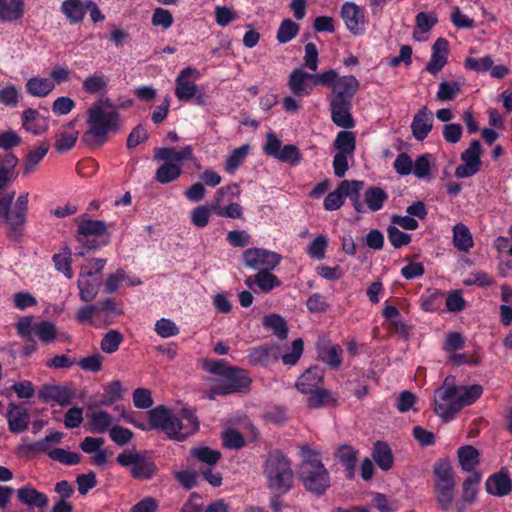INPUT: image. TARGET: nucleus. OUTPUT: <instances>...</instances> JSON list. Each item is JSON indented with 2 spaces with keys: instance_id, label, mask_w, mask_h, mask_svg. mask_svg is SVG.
<instances>
[{
  "instance_id": "22",
  "label": "nucleus",
  "mask_w": 512,
  "mask_h": 512,
  "mask_svg": "<svg viewBox=\"0 0 512 512\" xmlns=\"http://www.w3.org/2000/svg\"><path fill=\"white\" fill-rule=\"evenodd\" d=\"M22 126L32 134H41L48 129V119L38 110L28 108L22 113Z\"/></svg>"
},
{
  "instance_id": "21",
  "label": "nucleus",
  "mask_w": 512,
  "mask_h": 512,
  "mask_svg": "<svg viewBox=\"0 0 512 512\" xmlns=\"http://www.w3.org/2000/svg\"><path fill=\"white\" fill-rule=\"evenodd\" d=\"M330 108L332 120L337 126L345 129L354 126V120L350 113L351 102L349 100L331 99Z\"/></svg>"
},
{
  "instance_id": "58",
  "label": "nucleus",
  "mask_w": 512,
  "mask_h": 512,
  "mask_svg": "<svg viewBox=\"0 0 512 512\" xmlns=\"http://www.w3.org/2000/svg\"><path fill=\"white\" fill-rule=\"evenodd\" d=\"M34 335L43 343H52L56 339L57 329L52 322L42 321L37 323Z\"/></svg>"
},
{
  "instance_id": "9",
  "label": "nucleus",
  "mask_w": 512,
  "mask_h": 512,
  "mask_svg": "<svg viewBox=\"0 0 512 512\" xmlns=\"http://www.w3.org/2000/svg\"><path fill=\"white\" fill-rule=\"evenodd\" d=\"M282 260V256L274 251L262 248H249L243 252L246 266L256 270H273Z\"/></svg>"
},
{
  "instance_id": "26",
  "label": "nucleus",
  "mask_w": 512,
  "mask_h": 512,
  "mask_svg": "<svg viewBox=\"0 0 512 512\" xmlns=\"http://www.w3.org/2000/svg\"><path fill=\"white\" fill-rule=\"evenodd\" d=\"M55 149L60 152L71 150L78 139V131L75 130V122L71 121L63 126L55 136Z\"/></svg>"
},
{
  "instance_id": "27",
  "label": "nucleus",
  "mask_w": 512,
  "mask_h": 512,
  "mask_svg": "<svg viewBox=\"0 0 512 512\" xmlns=\"http://www.w3.org/2000/svg\"><path fill=\"white\" fill-rule=\"evenodd\" d=\"M338 399L339 396L337 393L319 387L308 394L307 405L314 409L336 406L338 404Z\"/></svg>"
},
{
  "instance_id": "11",
  "label": "nucleus",
  "mask_w": 512,
  "mask_h": 512,
  "mask_svg": "<svg viewBox=\"0 0 512 512\" xmlns=\"http://www.w3.org/2000/svg\"><path fill=\"white\" fill-rule=\"evenodd\" d=\"M363 186L364 183L359 180H343L334 191L326 196L323 203L324 208L328 211L339 209L343 205L345 197H352L353 194L359 193Z\"/></svg>"
},
{
  "instance_id": "56",
  "label": "nucleus",
  "mask_w": 512,
  "mask_h": 512,
  "mask_svg": "<svg viewBox=\"0 0 512 512\" xmlns=\"http://www.w3.org/2000/svg\"><path fill=\"white\" fill-rule=\"evenodd\" d=\"M48 456L54 461H58L61 464L72 466L80 462L81 456L79 453L70 452L62 448H55L48 451Z\"/></svg>"
},
{
  "instance_id": "36",
  "label": "nucleus",
  "mask_w": 512,
  "mask_h": 512,
  "mask_svg": "<svg viewBox=\"0 0 512 512\" xmlns=\"http://www.w3.org/2000/svg\"><path fill=\"white\" fill-rule=\"evenodd\" d=\"M26 91L35 97H45L54 89V82L48 78L33 77L26 83Z\"/></svg>"
},
{
  "instance_id": "60",
  "label": "nucleus",
  "mask_w": 512,
  "mask_h": 512,
  "mask_svg": "<svg viewBox=\"0 0 512 512\" xmlns=\"http://www.w3.org/2000/svg\"><path fill=\"white\" fill-rule=\"evenodd\" d=\"M55 268L62 272L68 279L73 277V271L71 268V251L65 249L63 253L55 254L53 256Z\"/></svg>"
},
{
  "instance_id": "46",
  "label": "nucleus",
  "mask_w": 512,
  "mask_h": 512,
  "mask_svg": "<svg viewBox=\"0 0 512 512\" xmlns=\"http://www.w3.org/2000/svg\"><path fill=\"white\" fill-rule=\"evenodd\" d=\"M250 145L244 144L236 149H234L231 154L228 156L225 162V170L229 174L235 173V171L242 165L248 153L250 151Z\"/></svg>"
},
{
  "instance_id": "2",
  "label": "nucleus",
  "mask_w": 512,
  "mask_h": 512,
  "mask_svg": "<svg viewBox=\"0 0 512 512\" xmlns=\"http://www.w3.org/2000/svg\"><path fill=\"white\" fill-rule=\"evenodd\" d=\"M148 415L153 428L162 430L168 437L178 441L184 440L199 428L196 416L187 410H183L181 417H177L161 405L151 409Z\"/></svg>"
},
{
  "instance_id": "54",
  "label": "nucleus",
  "mask_w": 512,
  "mask_h": 512,
  "mask_svg": "<svg viewBox=\"0 0 512 512\" xmlns=\"http://www.w3.org/2000/svg\"><path fill=\"white\" fill-rule=\"evenodd\" d=\"M461 91V83L458 81L455 82H446L443 81L439 84L438 91L436 93V99L440 102L451 101L455 99V97Z\"/></svg>"
},
{
  "instance_id": "43",
  "label": "nucleus",
  "mask_w": 512,
  "mask_h": 512,
  "mask_svg": "<svg viewBox=\"0 0 512 512\" xmlns=\"http://www.w3.org/2000/svg\"><path fill=\"white\" fill-rule=\"evenodd\" d=\"M444 293L438 289H429L420 298V307L425 312L439 311L442 306Z\"/></svg>"
},
{
  "instance_id": "1",
  "label": "nucleus",
  "mask_w": 512,
  "mask_h": 512,
  "mask_svg": "<svg viewBox=\"0 0 512 512\" xmlns=\"http://www.w3.org/2000/svg\"><path fill=\"white\" fill-rule=\"evenodd\" d=\"M204 369L220 377L217 383L204 392L205 397L214 400L217 395L242 392L250 386L251 379L244 370L228 366L224 360L205 361Z\"/></svg>"
},
{
  "instance_id": "48",
  "label": "nucleus",
  "mask_w": 512,
  "mask_h": 512,
  "mask_svg": "<svg viewBox=\"0 0 512 512\" xmlns=\"http://www.w3.org/2000/svg\"><path fill=\"white\" fill-rule=\"evenodd\" d=\"M263 325L266 329L273 331L279 339H285L288 335L286 321L278 314H270L264 317Z\"/></svg>"
},
{
  "instance_id": "57",
  "label": "nucleus",
  "mask_w": 512,
  "mask_h": 512,
  "mask_svg": "<svg viewBox=\"0 0 512 512\" xmlns=\"http://www.w3.org/2000/svg\"><path fill=\"white\" fill-rule=\"evenodd\" d=\"M28 193H22L18 196L15 207L12 210L10 220L14 223H18L19 227L25 223V216L28 208Z\"/></svg>"
},
{
  "instance_id": "18",
  "label": "nucleus",
  "mask_w": 512,
  "mask_h": 512,
  "mask_svg": "<svg viewBox=\"0 0 512 512\" xmlns=\"http://www.w3.org/2000/svg\"><path fill=\"white\" fill-rule=\"evenodd\" d=\"M433 127L432 112L426 107H422L414 116L411 123L412 135L415 139L422 141L431 132Z\"/></svg>"
},
{
  "instance_id": "32",
  "label": "nucleus",
  "mask_w": 512,
  "mask_h": 512,
  "mask_svg": "<svg viewBox=\"0 0 512 512\" xmlns=\"http://www.w3.org/2000/svg\"><path fill=\"white\" fill-rule=\"evenodd\" d=\"M276 346H259L251 349L248 354L252 365H267L278 359Z\"/></svg>"
},
{
  "instance_id": "12",
  "label": "nucleus",
  "mask_w": 512,
  "mask_h": 512,
  "mask_svg": "<svg viewBox=\"0 0 512 512\" xmlns=\"http://www.w3.org/2000/svg\"><path fill=\"white\" fill-rule=\"evenodd\" d=\"M483 389L480 385L469 387L458 386V402H455L451 408L444 410L439 408L438 415L445 421L452 419L464 406L474 403L482 394Z\"/></svg>"
},
{
  "instance_id": "49",
  "label": "nucleus",
  "mask_w": 512,
  "mask_h": 512,
  "mask_svg": "<svg viewBox=\"0 0 512 512\" xmlns=\"http://www.w3.org/2000/svg\"><path fill=\"white\" fill-rule=\"evenodd\" d=\"M271 271L260 270L255 274L256 285L262 292L268 293L281 285V281Z\"/></svg>"
},
{
  "instance_id": "61",
  "label": "nucleus",
  "mask_w": 512,
  "mask_h": 512,
  "mask_svg": "<svg viewBox=\"0 0 512 512\" xmlns=\"http://www.w3.org/2000/svg\"><path fill=\"white\" fill-rule=\"evenodd\" d=\"M213 210L208 205H201L191 212V222L198 228H203L209 223Z\"/></svg>"
},
{
  "instance_id": "64",
  "label": "nucleus",
  "mask_w": 512,
  "mask_h": 512,
  "mask_svg": "<svg viewBox=\"0 0 512 512\" xmlns=\"http://www.w3.org/2000/svg\"><path fill=\"white\" fill-rule=\"evenodd\" d=\"M155 332L162 338H169L178 335L179 328L172 320L161 318L155 323Z\"/></svg>"
},
{
  "instance_id": "44",
  "label": "nucleus",
  "mask_w": 512,
  "mask_h": 512,
  "mask_svg": "<svg viewBox=\"0 0 512 512\" xmlns=\"http://www.w3.org/2000/svg\"><path fill=\"white\" fill-rule=\"evenodd\" d=\"M334 147L337 153H342L352 156L356 149V138L353 132L341 131L337 134Z\"/></svg>"
},
{
  "instance_id": "20",
  "label": "nucleus",
  "mask_w": 512,
  "mask_h": 512,
  "mask_svg": "<svg viewBox=\"0 0 512 512\" xmlns=\"http://www.w3.org/2000/svg\"><path fill=\"white\" fill-rule=\"evenodd\" d=\"M324 371L320 367H311L307 369L297 380L295 386L299 392L308 395L313 392L323 382Z\"/></svg>"
},
{
  "instance_id": "17",
  "label": "nucleus",
  "mask_w": 512,
  "mask_h": 512,
  "mask_svg": "<svg viewBox=\"0 0 512 512\" xmlns=\"http://www.w3.org/2000/svg\"><path fill=\"white\" fill-rule=\"evenodd\" d=\"M90 412L87 414L88 429L92 433L103 434L113 427L114 418L107 411L95 409L89 405Z\"/></svg>"
},
{
  "instance_id": "34",
  "label": "nucleus",
  "mask_w": 512,
  "mask_h": 512,
  "mask_svg": "<svg viewBox=\"0 0 512 512\" xmlns=\"http://www.w3.org/2000/svg\"><path fill=\"white\" fill-rule=\"evenodd\" d=\"M109 78L102 72H95L87 76L83 83L82 89L90 95H100L107 91Z\"/></svg>"
},
{
  "instance_id": "62",
  "label": "nucleus",
  "mask_w": 512,
  "mask_h": 512,
  "mask_svg": "<svg viewBox=\"0 0 512 512\" xmlns=\"http://www.w3.org/2000/svg\"><path fill=\"white\" fill-rule=\"evenodd\" d=\"M387 235L391 245L396 249L406 246L411 242V236L402 232L394 225L387 228Z\"/></svg>"
},
{
  "instance_id": "35",
  "label": "nucleus",
  "mask_w": 512,
  "mask_h": 512,
  "mask_svg": "<svg viewBox=\"0 0 512 512\" xmlns=\"http://www.w3.org/2000/svg\"><path fill=\"white\" fill-rule=\"evenodd\" d=\"M453 243L458 250L464 252L469 251L473 247V237L465 224L457 223L453 227Z\"/></svg>"
},
{
  "instance_id": "29",
  "label": "nucleus",
  "mask_w": 512,
  "mask_h": 512,
  "mask_svg": "<svg viewBox=\"0 0 512 512\" xmlns=\"http://www.w3.org/2000/svg\"><path fill=\"white\" fill-rule=\"evenodd\" d=\"M19 501L30 507L45 508L48 505V497L38 490L25 486L17 490Z\"/></svg>"
},
{
  "instance_id": "37",
  "label": "nucleus",
  "mask_w": 512,
  "mask_h": 512,
  "mask_svg": "<svg viewBox=\"0 0 512 512\" xmlns=\"http://www.w3.org/2000/svg\"><path fill=\"white\" fill-rule=\"evenodd\" d=\"M372 458L382 470H389L393 465L392 451L384 442L375 443Z\"/></svg>"
},
{
  "instance_id": "41",
  "label": "nucleus",
  "mask_w": 512,
  "mask_h": 512,
  "mask_svg": "<svg viewBox=\"0 0 512 512\" xmlns=\"http://www.w3.org/2000/svg\"><path fill=\"white\" fill-rule=\"evenodd\" d=\"M387 199L388 194L380 187H369L364 193V201L373 212L381 210Z\"/></svg>"
},
{
  "instance_id": "23",
  "label": "nucleus",
  "mask_w": 512,
  "mask_h": 512,
  "mask_svg": "<svg viewBox=\"0 0 512 512\" xmlns=\"http://www.w3.org/2000/svg\"><path fill=\"white\" fill-rule=\"evenodd\" d=\"M359 89V81L352 75L338 77L332 89L331 99L349 100Z\"/></svg>"
},
{
  "instance_id": "15",
  "label": "nucleus",
  "mask_w": 512,
  "mask_h": 512,
  "mask_svg": "<svg viewBox=\"0 0 512 512\" xmlns=\"http://www.w3.org/2000/svg\"><path fill=\"white\" fill-rule=\"evenodd\" d=\"M39 398L46 403L66 406L71 403L74 393L65 386L44 385L39 390Z\"/></svg>"
},
{
  "instance_id": "19",
  "label": "nucleus",
  "mask_w": 512,
  "mask_h": 512,
  "mask_svg": "<svg viewBox=\"0 0 512 512\" xmlns=\"http://www.w3.org/2000/svg\"><path fill=\"white\" fill-rule=\"evenodd\" d=\"M458 386H455L450 378H446L442 387L435 391V412L438 414L439 408L447 410L451 408L455 402H458Z\"/></svg>"
},
{
  "instance_id": "63",
  "label": "nucleus",
  "mask_w": 512,
  "mask_h": 512,
  "mask_svg": "<svg viewBox=\"0 0 512 512\" xmlns=\"http://www.w3.org/2000/svg\"><path fill=\"white\" fill-rule=\"evenodd\" d=\"M327 245V238L324 235H319L310 243L307 248V253L311 258L318 260L323 259Z\"/></svg>"
},
{
  "instance_id": "38",
  "label": "nucleus",
  "mask_w": 512,
  "mask_h": 512,
  "mask_svg": "<svg viewBox=\"0 0 512 512\" xmlns=\"http://www.w3.org/2000/svg\"><path fill=\"white\" fill-rule=\"evenodd\" d=\"M106 232V224L100 220H84L78 226V240L82 243L85 238L92 235H103Z\"/></svg>"
},
{
  "instance_id": "47",
  "label": "nucleus",
  "mask_w": 512,
  "mask_h": 512,
  "mask_svg": "<svg viewBox=\"0 0 512 512\" xmlns=\"http://www.w3.org/2000/svg\"><path fill=\"white\" fill-rule=\"evenodd\" d=\"M77 287L79 297L83 302H92L98 295V282L86 279L84 275H79Z\"/></svg>"
},
{
  "instance_id": "14",
  "label": "nucleus",
  "mask_w": 512,
  "mask_h": 512,
  "mask_svg": "<svg viewBox=\"0 0 512 512\" xmlns=\"http://www.w3.org/2000/svg\"><path fill=\"white\" fill-rule=\"evenodd\" d=\"M341 16L347 29L354 33L360 34L365 28V16L363 10L353 2H346L342 5Z\"/></svg>"
},
{
  "instance_id": "33",
  "label": "nucleus",
  "mask_w": 512,
  "mask_h": 512,
  "mask_svg": "<svg viewBox=\"0 0 512 512\" xmlns=\"http://www.w3.org/2000/svg\"><path fill=\"white\" fill-rule=\"evenodd\" d=\"M24 14V0H0V20L13 22Z\"/></svg>"
},
{
  "instance_id": "6",
  "label": "nucleus",
  "mask_w": 512,
  "mask_h": 512,
  "mask_svg": "<svg viewBox=\"0 0 512 512\" xmlns=\"http://www.w3.org/2000/svg\"><path fill=\"white\" fill-rule=\"evenodd\" d=\"M154 158L164 163L157 169L155 180L161 184L175 181L182 173L181 163L193 158V149L186 146L177 151L174 148L160 147L154 150Z\"/></svg>"
},
{
  "instance_id": "59",
  "label": "nucleus",
  "mask_w": 512,
  "mask_h": 512,
  "mask_svg": "<svg viewBox=\"0 0 512 512\" xmlns=\"http://www.w3.org/2000/svg\"><path fill=\"white\" fill-rule=\"evenodd\" d=\"M299 32V26L290 19L282 21L278 32L277 40L279 43H288L291 41Z\"/></svg>"
},
{
  "instance_id": "42",
  "label": "nucleus",
  "mask_w": 512,
  "mask_h": 512,
  "mask_svg": "<svg viewBox=\"0 0 512 512\" xmlns=\"http://www.w3.org/2000/svg\"><path fill=\"white\" fill-rule=\"evenodd\" d=\"M336 458L339 462L345 466L346 470L349 474H353L357 458L358 452L352 446L344 444L341 445L335 452Z\"/></svg>"
},
{
  "instance_id": "31",
  "label": "nucleus",
  "mask_w": 512,
  "mask_h": 512,
  "mask_svg": "<svg viewBox=\"0 0 512 512\" xmlns=\"http://www.w3.org/2000/svg\"><path fill=\"white\" fill-rule=\"evenodd\" d=\"M49 148V143L42 142L38 147L28 152L23 164L24 176H28L36 171L38 165L48 153Z\"/></svg>"
},
{
  "instance_id": "10",
  "label": "nucleus",
  "mask_w": 512,
  "mask_h": 512,
  "mask_svg": "<svg viewBox=\"0 0 512 512\" xmlns=\"http://www.w3.org/2000/svg\"><path fill=\"white\" fill-rule=\"evenodd\" d=\"M481 144L478 140L471 141L469 147L462 153L463 164L455 170L458 178H466L476 174L481 168Z\"/></svg>"
},
{
  "instance_id": "28",
  "label": "nucleus",
  "mask_w": 512,
  "mask_h": 512,
  "mask_svg": "<svg viewBox=\"0 0 512 512\" xmlns=\"http://www.w3.org/2000/svg\"><path fill=\"white\" fill-rule=\"evenodd\" d=\"M9 429L13 433H21L28 428L30 417L26 409L11 405L7 413Z\"/></svg>"
},
{
  "instance_id": "45",
  "label": "nucleus",
  "mask_w": 512,
  "mask_h": 512,
  "mask_svg": "<svg viewBox=\"0 0 512 512\" xmlns=\"http://www.w3.org/2000/svg\"><path fill=\"white\" fill-rule=\"evenodd\" d=\"M458 459L463 470L472 471L479 463V452L473 446H463L458 450Z\"/></svg>"
},
{
  "instance_id": "13",
  "label": "nucleus",
  "mask_w": 512,
  "mask_h": 512,
  "mask_svg": "<svg viewBox=\"0 0 512 512\" xmlns=\"http://www.w3.org/2000/svg\"><path fill=\"white\" fill-rule=\"evenodd\" d=\"M200 76L197 69L192 67L184 68L175 80V95L179 100H190L197 93L195 80Z\"/></svg>"
},
{
  "instance_id": "16",
  "label": "nucleus",
  "mask_w": 512,
  "mask_h": 512,
  "mask_svg": "<svg viewBox=\"0 0 512 512\" xmlns=\"http://www.w3.org/2000/svg\"><path fill=\"white\" fill-rule=\"evenodd\" d=\"M449 54V43L445 38H438L432 46V55L426 65V71L437 75L447 64Z\"/></svg>"
},
{
  "instance_id": "53",
  "label": "nucleus",
  "mask_w": 512,
  "mask_h": 512,
  "mask_svg": "<svg viewBox=\"0 0 512 512\" xmlns=\"http://www.w3.org/2000/svg\"><path fill=\"white\" fill-rule=\"evenodd\" d=\"M123 335L117 330L108 331L102 338L100 347L104 353H115L123 342Z\"/></svg>"
},
{
  "instance_id": "4",
  "label": "nucleus",
  "mask_w": 512,
  "mask_h": 512,
  "mask_svg": "<svg viewBox=\"0 0 512 512\" xmlns=\"http://www.w3.org/2000/svg\"><path fill=\"white\" fill-rule=\"evenodd\" d=\"M263 473L267 480V487L273 493L284 495L293 486L294 473L291 462L280 451L268 454L263 465Z\"/></svg>"
},
{
  "instance_id": "7",
  "label": "nucleus",
  "mask_w": 512,
  "mask_h": 512,
  "mask_svg": "<svg viewBox=\"0 0 512 512\" xmlns=\"http://www.w3.org/2000/svg\"><path fill=\"white\" fill-rule=\"evenodd\" d=\"M434 488L436 499L441 508L448 509L454 499L455 481L451 465L446 460H439L434 465Z\"/></svg>"
},
{
  "instance_id": "8",
  "label": "nucleus",
  "mask_w": 512,
  "mask_h": 512,
  "mask_svg": "<svg viewBox=\"0 0 512 512\" xmlns=\"http://www.w3.org/2000/svg\"><path fill=\"white\" fill-rule=\"evenodd\" d=\"M116 460L122 467H130V474L134 479L148 480L157 472L154 461L146 453L135 449L120 453Z\"/></svg>"
},
{
  "instance_id": "51",
  "label": "nucleus",
  "mask_w": 512,
  "mask_h": 512,
  "mask_svg": "<svg viewBox=\"0 0 512 512\" xmlns=\"http://www.w3.org/2000/svg\"><path fill=\"white\" fill-rule=\"evenodd\" d=\"M106 396L100 401L101 406H108L123 398L124 389L119 380L109 382L104 386Z\"/></svg>"
},
{
  "instance_id": "40",
  "label": "nucleus",
  "mask_w": 512,
  "mask_h": 512,
  "mask_svg": "<svg viewBox=\"0 0 512 512\" xmlns=\"http://www.w3.org/2000/svg\"><path fill=\"white\" fill-rule=\"evenodd\" d=\"M343 349L337 344L323 346L319 350V357L333 369H338L342 363Z\"/></svg>"
},
{
  "instance_id": "30",
  "label": "nucleus",
  "mask_w": 512,
  "mask_h": 512,
  "mask_svg": "<svg viewBox=\"0 0 512 512\" xmlns=\"http://www.w3.org/2000/svg\"><path fill=\"white\" fill-rule=\"evenodd\" d=\"M17 164L18 158L13 153L0 156V190L12 182Z\"/></svg>"
},
{
  "instance_id": "5",
  "label": "nucleus",
  "mask_w": 512,
  "mask_h": 512,
  "mask_svg": "<svg viewBox=\"0 0 512 512\" xmlns=\"http://www.w3.org/2000/svg\"><path fill=\"white\" fill-rule=\"evenodd\" d=\"M301 453L303 461L300 465L299 475L304 486L312 493L323 494L330 486L327 469L316 452L309 448H302Z\"/></svg>"
},
{
  "instance_id": "3",
  "label": "nucleus",
  "mask_w": 512,
  "mask_h": 512,
  "mask_svg": "<svg viewBox=\"0 0 512 512\" xmlns=\"http://www.w3.org/2000/svg\"><path fill=\"white\" fill-rule=\"evenodd\" d=\"M88 131L85 137L92 136L105 140L109 133H117L121 126L120 115L109 99L99 100L87 111Z\"/></svg>"
},
{
  "instance_id": "55",
  "label": "nucleus",
  "mask_w": 512,
  "mask_h": 512,
  "mask_svg": "<svg viewBox=\"0 0 512 512\" xmlns=\"http://www.w3.org/2000/svg\"><path fill=\"white\" fill-rule=\"evenodd\" d=\"M191 455L208 466L215 465L221 457L220 451L209 447H195L191 449Z\"/></svg>"
},
{
  "instance_id": "52",
  "label": "nucleus",
  "mask_w": 512,
  "mask_h": 512,
  "mask_svg": "<svg viewBox=\"0 0 512 512\" xmlns=\"http://www.w3.org/2000/svg\"><path fill=\"white\" fill-rule=\"evenodd\" d=\"M22 98L20 89L14 84H8L0 89V104L16 107Z\"/></svg>"
},
{
  "instance_id": "39",
  "label": "nucleus",
  "mask_w": 512,
  "mask_h": 512,
  "mask_svg": "<svg viewBox=\"0 0 512 512\" xmlns=\"http://www.w3.org/2000/svg\"><path fill=\"white\" fill-rule=\"evenodd\" d=\"M61 11L70 23H79L83 20L86 10L80 0H65L61 5Z\"/></svg>"
},
{
  "instance_id": "50",
  "label": "nucleus",
  "mask_w": 512,
  "mask_h": 512,
  "mask_svg": "<svg viewBox=\"0 0 512 512\" xmlns=\"http://www.w3.org/2000/svg\"><path fill=\"white\" fill-rule=\"evenodd\" d=\"M15 196V191L6 194H0V218L13 230L19 228L18 223L10 220L12 215L11 204Z\"/></svg>"
},
{
  "instance_id": "24",
  "label": "nucleus",
  "mask_w": 512,
  "mask_h": 512,
  "mask_svg": "<svg viewBox=\"0 0 512 512\" xmlns=\"http://www.w3.org/2000/svg\"><path fill=\"white\" fill-rule=\"evenodd\" d=\"M308 79H313V75L302 69L293 70L288 81L291 92L297 97L309 95L312 92V86L308 84Z\"/></svg>"
},
{
  "instance_id": "25",
  "label": "nucleus",
  "mask_w": 512,
  "mask_h": 512,
  "mask_svg": "<svg viewBox=\"0 0 512 512\" xmlns=\"http://www.w3.org/2000/svg\"><path fill=\"white\" fill-rule=\"evenodd\" d=\"M486 491L494 496L503 497L508 495L512 490V482L509 476L500 471L491 475L486 481Z\"/></svg>"
}]
</instances>
